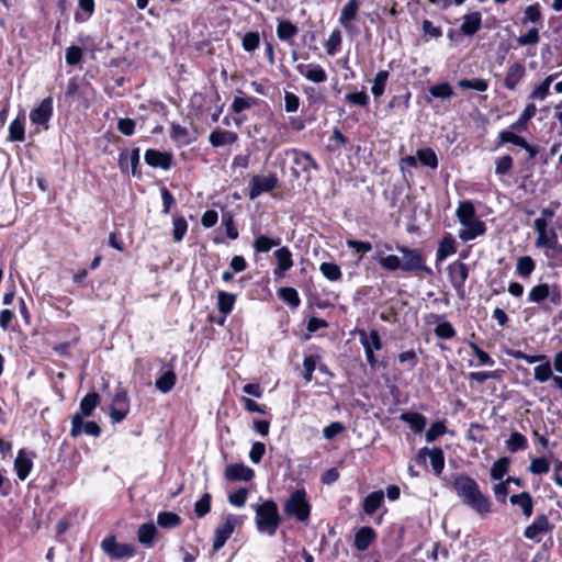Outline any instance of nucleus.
Segmentation results:
<instances>
[{"instance_id": "obj_43", "label": "nucleus", "mask_w": 562, "mask_h": 562, "mask_svg": "<svg viewBox=\"0 0 562 562\" xmlns=\"http://www.w3.org/2000/svg\"><path fill=\"white\" fill-rule=\"evenodd\" d=\"M297 34V27L290 21H281L277 26V35L281 41H289Z\"/></svg>"}, {"instance_id": "obj_59", "label": "nucleus", "mask_w": 562, "mask_h": 562, "mask_svg": "<svg viewBox=\"0 0 562 562\" xmlns=\"http://www.w3.org/2000/svg\"><path fill=\"white\" fill-rule=\"evenodd\" d=\"M446 430H447V428L442 422L434 423L430 426V428L426 431V441L427 442L435 441L438 437L445 435Z\"/></svg>"}, {"instance_id": "obj_60", "label": "nucleus", "mask_w": 562, "mask_h": 562, "mask_svg": "<svg viewBox=\"0 0 562 562\" xmlns=\"http://www.w3.org/2000/svg\"><path fill=\"white\" fill-rule=\"evenodd\" d=\"M211 509V495L205 493L202 497L195 503L194 512L199 517L205 516Z\"/></svg>"}, {"instance_id": "obj_37", "label": "nucleus", "mask_w": 562, "mask_h": 562, "mask_svg": "<svg viewBox=\"0 0 562 562\" xmlns=\"http://www.w3.org/2000/svg\"><path fill=\"white\" fill-rule=\"evenodd\" d=\"M401 419L409 424L413 430L420 432L426 426V417L418 413H404Z\"/></svg>"}, {"instance_id": "obj_46", "label": "nucleus", "mask_w": 562, "mask_h": 562, "mask_svg": "<svg viewBox=\"0 0 562 562\" xmlns=\"http://www.w3.org/2000/svg\"><path fill=\"white\" fill-rule=\"evenodd\" d=\"M180 517L171 512H161L157 516V524L162 528H173L180 525Z\"/></svg>"}, {"instance_id": "obj_51", "label": "nucleus", "mask_w": 562, "mask_h": 562, "mask_svg": "<svg viewBox=\"0 0 562 562\" xmlns=\"http://www.w3.org/2000/svg\"><path fill=\"white\" fill-rule=\"evenodd\" d=\"M552 370L548 358L533 369V378L538 382H546L550 378L552 379Z\"/></svg>"}, {"instance_id": "obj_56", "label": "nucleus", "mask_w": 562, "mask_h": 562, "mask_svg": "<svg viewBox=\"0 0 562 562\" xmlns=\"http://www.w3.org/2000/svg\"><path fill=\"white\" fill-rule=\"evenodd\" d=\"M458 85L463 89H473L482 92L486 91L488 88L487 81L481 78L462 79L458 82Z\"/></svg>"}, {"instance_id": "obj_61", "label": "nucleus", "mask_w": 562, "mask_h": 562, "mask_svg": "<svg viewBox=\"0 0 562 562\" xmlns=\"http://www.w3.org/2000/svg\"><path fill=\"white\" fill-rule=\"evenodd\" d=\"M248 492L246 488L240 487L234 493L229 494L228 502L235 507H243L246 504Z\"/></svg>"}, {"instance_id": "obj_44", "label": "nucleus", "mask_w": 562, "mask_h": 562, "mask_svg": "<svg viewBox=\"0 0 562 562\" xmlns=\"http://www.w3.org/2000/svg\"><path fill=\"white\" fill-rule=\"evenodd\" d=\"M535 268H536V265L531 257L524 256V257H519L517 259L516 272L520 277H524V278L529 277L532 273V271L535 270Z\"/></svg>"}, {"instance_id": "obj_64", "label": "nucleus", "mask_w": 562, "mask_h": 562, "mask_svg": "<svg viewBox=\"0 0 562 562\" xmlns=\"http://www.w3.org/2000/svg\"><path fill=\"white\" fill-rule=\"evenodd\" d=\"M546 256L553 265L562 267V246L558 241L546 250Z\"/></svg>"}, {"instance_id": "obj_26", "label": "nucleus", "mask_w": 562, "mask_h": 562, "mask_svg": "<svg viewBox=\"0 0 562 562\" xmlns=\"http://www.w3.org/2000/svg\"><path fill=\"white\" fill-rule=\"evenodd\" d=\"M100 403V395L95 392L88 393L79 404V414H81L82 418L88 417L92 414L94 408Z\"/></svg>"}, {"instance_id": "obj_57", "label": "nucleus", "mask_w": 562, "mask_h": 562, "mask_svg": "<svg viewBox=\"0 0 562 562\" xmlns=\"http://www.w3.org/2000/svg\"><path fill=\"white\" fill-rule=\"evenodd\" d=\"M537 235L538 236L536 238L535 245L538 248H546L547 250L558 241L555 233H549L547 231L543 233H538Z\"/></svg>"}, {"instance_id": "obj_9", "label": "nucleus", "mask_w": 562, "mask_h": 562, "mask_svg": "<svg viewBox=\"0 0 562 562\" xmlns=\"http://www.w3.org/2000/svg\"><path fill=\"white\" fill-rule=\"evenodd\" d=\"M273 256L277 260V266L273 269V277L276 280H281L284 278L285 273L294 266L292 251L283 246L278 248Z\"/></svg>"}, {"instance_id": "obj_36", "label": "nucleus", "mask_w": 562, "mask_h": 562, "mask_svg": "<svg viewBox=\"0 0 562 562\" xmlns=\"http://www.w3.org/2000/svg\"><path fill=\"white\" fill-rule=\"evenodd\" d=\"M235 301H236V297L234 294L225 292V291L218 292V294H217L218 311L224 315L229 314L234 307Z\"/></svg>"}, {"instance_id": "obj_54", "label": "nucleus", "mask_w": 562, "mask_h": 562, "mask_svg": "<svg viewBox=\"0 0 562 562\" xmlns=\"http://www.w3.org/2000/svg\"><path fill=\"white\" fill-rule=\"evenodd\" d=\"M278 295L281 300L286 302L293 307H297L300 305V297L295 289L293 288H281L278 291Z\"/></svg>"}, {"instance_id": "obj_11", "label": "nucleus", "mask_w": 562, "mask_h": 562, "mask_svg": "<svg viewBox=\"0 0 562 562\" xmlns=\"http://www.w3.org/2000/svg\"><path fill=\"white\" fill-rule=\"evenodd\" d=\"M83 432L89 436L98 437L101 429L95 422H83L81 414L76 413L71 418L70 435L76 438Z\"/></svg>"}, {"instance_id": "obj_21", "label": "nucleus", "mask_w": 562, "mask_h": 562, "mask_svg": "<svg viewBox=\"0 0 562 562\" xmlns=\"http://www.w3.org/2000/svg\"><path fill=\"white\" fill-rule=\"evenodd\" d=\"M481 23H482L481 13L472 12V13L463 15L460 30L464 35L472 36L480 30Z\"/></svg>"}, {"instance_id": "obj_63", "label": "nucleus", "mask_w": 562, "mask_h": 562, "mask_svg": "<svg viewBox=\"0 0 562 562\" xmlns=\"http://www.w3.org/2000/svg\"><path fill=\"white\" fill-rule=\"evenodd\" d=\"M435 334L439 338L450 339L456 335V330L449 322H442L436 326Z\"/></svg>"}, {"instance_id": "obj_35", "label": "nucleus", "mask_w": 562, "mask_h": 562, "mask_svg": "<svg viewBox=\"0 0 562 562\" xmlns=\"http://www.w3.org/2000/svg\"><path fill=\"white\" fill-rule=\"evenodd\" d=\"M516 130H504L498 133L499 145L510 143L519 147H527V142L515 133Z\"/></svg>"}, {"instance_id": "obj_2", "label": "nucleus", "mask_w": 562, "mask_h": 562, "mask_svg": "<svg viewBox=\"0 0 562 562\" xmlns=\"http://www.w3.org/2000/svg\"><path fill=\"white\" fill-rule=\"evenodd\" d=\"M453 488L462 498L463 503L480 515H485L491 512V504L487 497L481 493L477 483L470 476L460 475L456 477Z\"/></svg>"}, {"instance_id": "obj_23", "label": "nucleus", "mask_w": 562, "mask_h": 562, "mask_svg": "<svg viewBox=\"0 0 562 562\" xmlns=\"http://www.w3.org/2000/svg\"><path fill=\"white\" fill-rule=\"evenodd\" d=\"M374 260L386 271L401 269V258L395 255H385L383 250L376 249Z\"/></svg>"}, {"instance_id": "obj_5", "label": "nucleus", "mask_w": 562, "mask_h": 562, "mask_svg": "<svg viewBox=\"0 0 562 562\" xmlns=\"http://www.w3.org/2000/svg\"><path fill=\"white\" fill-rule=\"evenodd\" d=\"M547 299L555 306L561 305L562 295L557 285L551 286L548 283H539L532 286L528 293V301L530 303H541Z\"/></svg>"}, {"instance_id": "obj_20", "label": "nucleus", "mask_w": 562, "mask_h": 562, "mask_svg": "<svg viewBox=\"0 0 562 562\" xmlns=\"http://www.w3.org/2000/svg\"><path fill=\"white\" fill-rule=\"evenodd\" d=\"M32 468H33L32 459L27 456V453L23 449L19 450L16 458L14 460V469L16 471L18 477L21 481H24L29 476Z\"/></svg>"}, {"instance_id": "obj_52", "label": "nucleus", "mask_w": 562, "mask_h": 562, "mask_svg": "<svg viewBox=\"0 0 562 562\" xmlns=\"http://www.w3.org/2000/svg\"><path fill=\"white\" fill-rule=\"evenodd\" d=\"M319 270L329 281H337L341 278V270L339 266L334 262H323Z\"/></svg>"}, {"instance_id": "obj_42", "label": "nucleus", "mask_w": 562, "mask_h": 562, "mask_svg": "<svg viewBox=\"0 0 562 562\" xmlns=\"http://www.w3.org/2000/svg\"><path fill=\"white\" fill-rule=\"evenodd\" d=\"M156 535V527L154 524H144L138 528V541L145 546H151Z\"/></svg>"}, {"instance_id": "obj_62", "label": "nucleus", "mask_w": 562, "mask_h": 562, "mask_svg": "<svg viewBox=\"0 0 562 562\" xmlns=\"http://www.w3.org/2000/svg\"><path fill=\"white\" fill-rule=\"evenodd\" d=\"M529 470L533 474H543L549 472L550 465L546 458H536L531 460Z\"/></svg>"}, {"instance_id": "obj_17", "label": "nucleus", "mask_w": 562, "mask_h": 562, "mask_svg": "<svg viewBox=\"0 0 562 562\" xmlns=\"http://www.w3.org/2000/svg\"><path fill=\"white\" fill-rule=\"evenodd\" d=\"M448 271L452 285L461 290L469 276L468 266L463 262L456 261L449 266Z\"/></svg>"}, {"instance_id": "obj_4", "label": "nucleus", "mask_w": 562, "mask_h": 562, "mask_svg": "<svg viewBox=\"0 0 562 562\" xmlns=\"http://www.w3.org/2000/svg\"><path fill=\"white\" fill-rule=\"evenodd\" d=\"M284 512L288 515H293L300 521H305L310 516V505L306 501V494L303 490H297L284 505Z\"/></svg>"}, {"instance_id": "obj_32", "label": "nucleus", "mask_w": 562, "mask_h": 562, "mask_svg": "<svg viewBox=\"0 0 562 562\" xmlns=\"http://www.w3.org/2000/svg\"><path fill=\"white\" fill-rule=\"evenodd\" d=\"M293 161L295 165L302 166L304 171H310L311 169H318V165L313 159L312 155L306 151L293 150Z\"/></svg>"}, {"instance_id": "obj_48", "label": "nucleus", "mask_w": 562, "mask_h": 562, "mask_svg": "<svg viewBox=\"0 0 562 562\" xmlns=\"http://www.w3.org/2000/svg\"><path fill=\"white\" fill-rule=\"evenodd\" d=\"M341 41L342 38L340 32L338 30H334L324 44L326 53L330 56H334L339 50Z\"/></svg>"}, {"instance_id": "obj_29", "label": "nucleus", "mask_w": 562, "mask_h": 562, "mask_svg": "<svg viewBox=\"0 0 562 562\" xmlns=\"http://www.w3.org/2000/svg\"><path fill=\"white\" fill-rule=\"evenodd\" d=\"M537 108L533 103L526 105L518 120L510 125L512 130L526 131L528 122L535 116Z\"/></svg>"}, {"instance_id": "obj_13", "label": "nucleus", "mask_w": 562, "mask_h": 562, "mask_svg": "<svg viewBox=\"0 0 562 562\" xmlns=\"http://www.w3.org/2000/svg\"><path fill=\"white\" fill-rule=\"evenodd\" d=\"M397 250L403 255L401 258V270L413 271L424 269V258L418 250L406 247H397Z\"/></svg>"}, {"instance_id": "obj_10", "label": "nucleus", "mask_w": 562, "mask_h": 562, "mask_svg": "<svg viewBox=\"0 0 562 562\" xmlns=\"http://www.w3.org/2000/svg\"><path fill=\"white\" fill-rule=\"evenodd\" d=\"M53 114V99H44L37 108L31 111L30 120L33 125L48 127V122Z\"/></svg>"}, {"instance_id": "obj_8", "label": "nucleus", "mask_w": 562, "mask_h": 562, "mask_svg": "<svg viewBox=\"0 0 562 562\" xmlns=\"http://www.w3.org/2000/svg\"><path fill=\"white\" fill-rule=\"evenodd\" d=\"M102 550L111 558L122 559L132 558L135 553V548L126 543H117L114 538H105L101 542Z\"/></svg>"}, {"instance_id": "obj_18", "label": "nucleus", "mask_w": 562, "mask_h": 562, "mask_svg": "<svg viewBox=\"0 0 562 562\" xmlns=\"http://www.w3.org/2000/svg\"><path fill=\"white\" fill-rule=\"evenodd\" d=\"M419 459L425 460L426 457L430 459L432 470L436 474H440L445 467L443 452L439 448L427 449L423 448L418 454Z\"/></svg>"}, {"instance_id": "obj_1", "label": "nucleus", "mask_w": 562, "mask_h": 562, "mask_svg": "<svg viewBox=\"0 0 562 562\" xmlns=\"http://www.w3.org/2000/svg\"><path fill=\"white\" fill-rule=\"evenodd\" d=\"M456 216L461 226L458 236L462 241L473 240L486 233L485 223L476 216L474 204L471 201L459 202Z\"/></svg>"}, {"instance_id": "obj_7", "label": "nucleus", "mask_w": 562, "mask_h": 562, "mask_svg": "<svg viewBox=\"0 0 562 562\" xmlns=\"http://www.w3.org/2000/svg\"><path fill=\"white\" fill-rule=\"evenodd\" d=\"M240 518L236 515H227L223 524L216 527L213 539V550H220L234 532L236 526L240 524Z\"/></svg>"}, {"instance_id": "obj_55", "label": "nucleus", "mask_w": 562, "mask_h": 562, "mask_svg": "<svg viewBox=\"0 0 562 562\" xmlns=\"http://www.w3.org/2000/svg\"><path fill=\"white\" fill-rule=\"evenodd\" d=\"M173 229L172 236L176 241H181L187 234L188 223L182 216L173 217L172 221Z\"/></svg>"}, {"instance_id": "obj_28", "label": "nucleus", "mask_w": 562, "mask_h": 562, "mask_svg": "<svg viewBox=\"0 0 562 562\" xmlns=\"http://www.w3.org/2000/svg\"><path fill=\"white\" fill-rule=\"evenodd\" d=\"M210 143L214 147H220L225 144H233L237 140V134L231 131H213L209 136Z\"/></svg>"}, {"instance_id": "obj_53", "label": "nucleus", "mask_w": 562, "mask_h": 562, "mask_svg": "<svg viewBox=\"0 0 562 562\" xmlns=\"http://www.w3.org/2000/svg\"><path fill=\"white\" fill-rule=\"evenodd\" d=\"M431 97L437 99H448L453 95L452 87L448 82H441L429 88Z\"/></svg>"}, {"instance_id": "obj_47", "label": "nucleus", "mask_w": 562, "mask_h": 562, "mask_svg": "<svg viewBox=\"0 0 562 562\" xmlns=\"http://www.w3.org/2000/svg\"><path fill=\"white\" fill-rule=\"evenodd\" d=\"M9 139L11 142L24 140V121L21 119L13 120L9 125Z\"/></svg>"}, {"instance_id": "obj_33", "label": "nucleus", "mask_w": 562, "mask_h": 562, "mask_svg": "<svg viewBox=\"0 0 562 562\" xmlns=\"http://www.w3.org/2000/svg\"><path fill=\"white\" fill-rule=\"evenodd\" d=\"M281 243L280 238H270L266 235L258 236L254 241V249L257 252L266 254L270 251L273 247L279 246Z\"/></svg>"}, {"instance_id": "obj_3", "label": "nucleus", "mask_w": 562, "mask_h": 562, "mask_svg": "<svg viewBox=\"0 0 562 562\" xmlns=\"http://www.w3.org/2000/svg\"><path fill=\"white\" fill-rule=\"evenodd\" d=\"M256 525L260 532L273 536L280 525L278 507L274 502L266 501L255 508Z\"/></svg>"}, {"instance_id": "obj_50", "label": "nucleus", "mask_w": 562, "mask_h": 562, "mask_svg": "<svg viewBox=\"0 0 562 562\" xmlns=\"http://www.w3.org/2000/svg\"><path fill=\"white\" fill-rule=\"evenodd\" d=\"M509 460L508 458H501L493 463L491 468V476L494 480L502 481L504 475L508 471Z\"/></svg>"}, {"instance_id": "obj_12", "label": "nucleus", "mask_w": 562, "mask_h": 562, "mask_svg": "<svg viewBox=\"0 0 562 562\" xmlns=\"http://www.w3.org/2000/svg\"><path fill=\"white\" fill-rule=\"evenodd\" d=\"M278 179L273 175L269 176H255L250 181V199H256L265 192L273 190L277 186Z\"/></svg>"}, {"instance_id": "obj_19", "label": "nucleus", "mask_w": 562, "mask_h": 562, "mask_svg": "<svg viewBox=\"0 0 562 562\" xmlns=\"http://www.w3.org/2000/svg\"><path fill=\"white\" fill-rule=\"evenodd\" d=\"M144 159L149 166L161 169H168L171 164V156L168 153H161L155 149L146 150Z\"/></svg>"}, {"instance_id": "obj_24", "label": "nucleus", "mask_w": 562, "mask_h": 562, "mask_svg": "<svg viewBox=\"0 0 562 562\" xmlns=\"http://www.w3.org/2000/svg\"><path fill=\"white\" fill-rule=\"evenodd\" d=\"M375 539V532L371 527L360 528L355 536V548L358 551L367 550Z\"/></svg>"}, {"instance_id": "obj_41", "label": "nucleus", "mask_w": 562, "mask_h": 562, "mask_svg": "<svg viewBox=\"0 0 562 562\" xmlns=\"http://www.w3.org/2000/svg\"><path fill=\"white\" fill-rule=\"evenodd\" d=\"M170 136L179 145H188L192 142L189 131L179 124L171 125Z\"/></svg>"}, {"instance_id": "obj_31", "label": "nucleus", "mask_w": 562, "mask_h": 562, "mask_svg": "<svg viewBox=\"0 0 562 562\" xmlns=\"http://www.w3.org/2000/svg\"><path fill=\"white\" fill-rule=\"evenodd\" d=\"M510 503L519 506L526 517H530L532 515V499L527 492L512 495Z\"/></svg>"}, {"instance_id": "obj_34", "label": "nucleus", "mask_w": 562, "mask_h": 562, "mask_svg": "<svg viewBox=\"0 0 562 562\" xmlns=\"http://www.w3.org/2000/svg\"><path fill=\"white\" fill-rule=\"evenodd\" d=\"M384 499V494L382 491H376L370 493L363 502V510L371 515L373 514L382 504Z\"/></svg>"}, {"instance_id": "obj_16", "label": "nucleus", "mask_w": 562, "mask_h": 562, "mask_svg": "<svg viewBox=\"0 0 562 562\" xmlns=\"http://www.w3.org/2000/svg\"><path fill=\"white\" fill-rule=\"evenodd\" d=\"M526 75V68L520 63H514L512 64L505 76L504 86L506 89L514 91L519 82L524 79Z\"/></svg>"}, {"instance_id": "obj_39", "label": "nucleus", "mask_w": 562, "mask_h": 562, "mask_svg": "<svg viewBox=\"0 0 562 562\" xmlns=\"http://www.w3.org/2000/svg\"><path fill=\"white\" fill-rule=\"evenodd\" d=\"M554 79V75L548 76L540 85H538L530 93L529 98L531 100H544L550 91L551 82Z\"/></svg>"}, {"instance_id": "obj_58", "label": "nucleus", "mask_w": 562, "mask_h": 562, "mask_svg": "<svg viewBox=\"0 0 562 562\" xmlns=\"http://www.w3.org/2000/svg\"><path fill=\"white\" fill-rule=\"evenodd\" d=\"M513 167V158L509 155H505L496 158L495 160V173L497 176H504L510 171Z\"/></svg>"}, {"instance_id": "obj_22", "label": "nucleus", "mask_w": 562, "mask_h": 562, "mask_svg": "<svg viewBox=\"0 0 562 562\" xmlns=\"http://www.w3.org/2000/svg\"><path fill=\"white\" fill-rule=\"evenodd\" d=\"M140 153L138 148H134L131 151H124L120 155V167L123 170L131 168V172L137 175V166L139 165Z\"/></svg>"}, {"instance_id": "obj_14", "label": "nucleus", "mask_w": 562, "mask_h": 562, "mask_svg": "<svg viewBox=\"0 0 562 562\" xmlns=\"http://www.w3.org/2000/svg\"><path fill=\"white\" fill-rule=\"evenodd\" d=\"M295 68L301 76L311 82L323 83L327 80V74L321 65L299 64Z\"/></svg>"}, {"instance_id": "obj_49", "label": "nucleus", "mask_w": 562, "mask_h": 562, "mask_svg": "<svg viewBox=\"0 0 562 562\" xmlns=\"http://www.w3.org/2000/svg\"><path fill=\"white\" fill-rule=\"evenodd\" d=\"M417 158L424 166L431 169H436L438 167V158L435 151L430 148L419 149L417 151Z\"/></svg>"}, {"instance_id": "obj_45", "label": "nucleus", "mask_w": 562, "mask_h": 562, "mask_svg": "<svg viewBox=\"0 0 562 562\" xmlns=\"http://www.w3.org/2000/svg\"><path fill=\"white\" fill-rule=\"evenodd\" d=\"M527 447V439L520 432L510 434L509 438L506 440V448L510 452H517L519 450H524Z\"/></svg>"}, {"instance_id": "obj_6", "label": "nucleus", "mask_w": 562, "mask_h": 562, "mask_svg": "<svg viewBox=\"0 0 562 562\" xmlns=\"http://www.w3.org/2000/svg\"><path fill=\"white\" fill-rule=\"evenodd\" d=\"M554 526L549 521L546 515H538L535 520L525 528L524 537L528 540L539 543L544 535L553 531Z\"/></svg>"}, {"instance_id": "obj_27", "label": "nucleus", "mask_w": 562, "mask_h": 562, "mask_svg": "<svg viewBox=\"0 0 562 562\" xmlns=\"http://www.w3.org/2000/svg\"><path fill=\"white\" fill-rule=\"evenodd\" d=\"M359 2L357 0H349L344 8L341 9L340 16H339V23L348 29L349 23L356 19L358 10H359Z\"/></svg>"}, {"instance_id": "obj_38", "label": "nucleus", "mask_w": 562, "mask_h": 562, "mask_svg": "<svg viewBox=\"0 0 562 562\" xmlns=\"http://www.w3.org/2000/svg\"><path fill=\"white\" fill-rule=\"evenodd\" d=\"M387 78L389 72L386 70H380L374 76L372 80L371 92L375 98L381 97L384 93Z\"/></svg>"}, {"instance_id": "obj_30", "label": "nucleus", "mask_w": 562, "mask_h": 562, "mask_svg": "<svg viewBox=\"0 0 562 562\" xmlns=\"http://www.w3.org/2000/svg\"><path fill=\"white\" fill-rule=\"evenodd\" d=\"M456 252V239L451 234H446L437 250V259L445 260L448 256Z\"/></svg>"}, {"instance_id": "obj_40", "label": "nucleus", "mask_w": 562, "mask_h": 562, "mask_svg": "<svg viewBox=\"0 0 562 562\" xmlns=\"http://www.w3.org/2000/svg\"><path fill=\"white\" fill-rule=\"evenodd\" d=\"M176 383V374L173 371L168 370L164 372L157 380H156V387L162 392L168 393Z\"/></svg>"}, {"instance_id": "obj_15", "label": "nucleus", "mask_w": 562, "mask_h": 562, "mask_svg": "<svg viewBox=\"0 0 562 562\" xmlns=\"http://www.w3.org/2000/svg\"><path fill=\"white\" fill-rule=\"evenodd\" d=\"M254 475V470L244 463H233L225 469V477L229 481L248 482Z\"/></svg>"}, {"instance_id": "obj_25", "label": "nucleus", "mask_w": 562, "mask_h": 562, "mask_svg": "<svg viewBox=\"0 0 562 562\" xmlns=\"http://www.w3.org/2000/svg\"><path fill=\"white\" fill-rule=\"evenodd\" d=\"M360 342L364 350L378 351L382 348L378 330L372 329L369 334L364 330L359 331Z\"/></svg>"}]
</instances>
